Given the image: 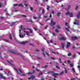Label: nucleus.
<instances>
[{"mask_svg": "<svg viewBox=\"0 0 80 80\" xmlns=\"http://www.w3.org/2000/svg\"><path fill=\"white\" fill-rule=\"evenodd\" d=\"M7 62L9 63V64H11V65H12L14 69L17 72V73H18L20 74V72L21 73H22V69H16V68L14 67V66H15V65L12 64V63H13V61H11V62H10L8 60Z\"/></svg>", "mask_w": 80, "mask_h": 80, "instance_id": "obj_1", "label": "nucleus"}, {"mask_svg": "<svg viewBox=\"0 0 80 80\" xmlns=\"http://www.w3.org/2000/svg\"><path fill=\"white\" fill-rule=\"evenodd\" d=\"M21 30H24V33H26V35H27L28 36L29 35V33L30 32L28 31H26L25 30H26V29L25 28H22V26H21Z\"/></svg>", "mask_w": 80, "mask_h": 80, "instance_id": "obj_2", "label": "nucleus"}, {"mask_svg": "<svg viewBox=\"0 0 80 80\" xmlns=\"http://www.w3.org/2000/svg\"><path fill=\"white\" fill-rule=\"evenodd\" d=\"M45 48H42V52H44L43 53V55L44 57H45V53H46V55H48V57H49L50 56V55L48 54V53H47V52H44V50Z\"/></svg>", "mask_w": 80, "mask_h": 80, "instance_id": "obj_3", "label": "nucleus"}, {"mask_svg": "<svg viewBox=\"0 0 80 80\" xmlns=\"http://www.w3.org/2000/svg\"><path fill=\"white\" fill-rule=\"evenodd\" d=\"M46 80H56V79L55 78H52V77L47 76L46 77Z\"/></svg>", "mask_w": 80, "mask_h": 80, "instance_id": "obj_4", "label": "nucleus"}, {"mask_svg": "<svg viewBox=\"0 0 80 80\" xmlns=\"http://www.w3.org/2000/svg\"><path fill=\"white\" fill-rule=\"evenodd\" d=\"M65 25L66 26H67L68 27V28H65V29L67 31H68V32H69L70 31V30H69V28H70V26H68V23L66 22L65 23Z\"/></svg>", "mask_w": 80, "mask_h": 80, "instance_id": "obj_5", "label": "nucleus"}, {"mask_svg": "<svg viewBox=\"0 0 80 80\" xmlns=\"http://www.w3.org/2000/svg\"><path fill=\"white\" fill-rule=\"evenodd\" d=\"M66 15H69V17H72V16H73V14L72 13V12H71V13H70V12H68L66 13Z\"/></svg>", "mask_w": 80, "mask_h": 80, "instance_id": "obj_6", "label": "nucleus"}, {"mask_svg": "<svg viewBox=\"0 0 80 80\" xmlns=\"http://www.w3.org/2000/svg\"><path fill=\"white\" fill-rule=\"evenodd\" d=\"M74 21L75 22H73L74 25H79V24L78 23V22H79V21H78V20H77V19H75Z\"/></svg>", "mask_w": 80, "mask_h": 80, "instance_id": "obj_7", "label": "nucleus"}, {"mask_svg": "<svg viewBox=\"0 0 80 80\" xmlns=\"http://www.w3.org/2000/svg\"><path fill=\"white\" fill-rule=\"evenodd\" d=\"M19 36L20 38H23L24 37V36L25 35V34H24V35H22V36L21 35H22V34H21V33L20 32H21V30L20 29H19Z\"/></svg>", "mask_w": 80, "mask_h": 80, "instance_id": "obj_8", "label": "nucleus"}, {"mask_svg": "<svg viewBox=\"0 0 80 80\" xmlns=\"http://www.w3.org/2000/svg\"><path fill=\"white\" fill-rule=\"evenodd\" d=\"M59 39L60 40H65L67 39V38L65 37H62V38H59Z\"/></svg>", "mask_w": 80, "mask_h": 80, "instance_id": "obj_9", "label": "nucleus"}, {"mask_svg": "<svg viewBox=\"0 0 80 80\" xmlns=\"http://www.w3.org/2000/svg\"><path fill=\"white\" fill-rule=\"evenodd\" d=\"M50 24L51 25H55L56 24V22H53L52 21V20H51Z\"/></svg>", "mask_w": 80, "mask_h": 80, "instance_id": "obj_10", "label": "nucleus"}, {"mask_svg": "<svg viewBox=\"0 0 80 80\" xmlns=\"http://www.w3.org/2000/svg\"><path fill=\"white\" fill-rule=\"evenodd\" d=\"M0 78L4 79H6V78H5L4 76H3L2 75V74H0Z\"/></svg>", "mask_w": 80, "mask_h": 80, "instance_id": "obj_11", "label": "nucleus"}, {"mask_svg": "<svg viewBox=\"0 0 80 80\" xmlns=\"http://www.w3.org/2000/svg\"><path fill=\"white\" fill-rule=\"evenodd\" d=\"M59 75V74L57 73H55L54 74H53V76L55 77V78H57V76Z\"/></svg>", "mask_w": 80, "mask_h": 80, "instance_id": "obj_12", "label": "nucleus"}, {"mask_svg": "<svg viewBox=\"0 0 80 80\" xmlns=\"http://www.w3.org/2000/svg\"><path fill=\"white\" fill-rule=\"evenodd\" d=\"M77 18H79L80 17V11H79L77 13Z\"/></svg>", "mask_w": 80, "mask_h": 80, "instance_id": "obj_13", "label": "nucleus"}, {"mask_svg": "<svg viewBox=\"0 0 80 80\" xmlns=\"http://www.w3.org/2000/svg\"><path fill=\"white\" fill-rule=\"evenodd\" d=\"M27 42H28V41H22L21 42V43L22 44H26V43H27Z\"/></svg>", "mask_w": 80, "mask_h": 80, "instance_id": "obj_14", "label": "nucleus"}, {"mask_svg": "<svg viewBox=\"0 0 80 80\" xmlns=\"http://www.w3.org/2000/svg\"><path fill=\"white\" fill-rule=\"evenodd\" d=\"M72 40H75L77 39V37H72Z\"/></svg>", "mask_w": 80, "mask_h": 80, "instance_id": "obj_15", "label": "nucleus"}, {"mask_svg": "<svg viewBox=\"0 0 80 80\" xmlns=\"http://www.w3.org/2000/svg\"><path fill=\"white\" fill-rule=\"evenodd\" d=\"M70 43L69 42H68L67 44V48H68V47H70Z\"/></svg>", "mask_w": 80, "mask_h": 80, "instance_id": "obj_16", "label": "nucleus"}, {"mask_svg": "<svg viewBox=\"0 0 80 80\" xmlns=\"http://www.w3.org/2000/svg\"><path fill=\"white\" fill-rule=\"evenodd\" d=\"M11 53H14V54H15L16 55H19V54L18 53H16L14 51H11Z\"/></svg>", "mask_w": 80, "mask_h": 80, "instance_id": "obj_17", "label": "nucleus"}, {"mask_svg": "<svg viewBox=\"0 0 80 80\" xmlns=\"http://www.w3.org/2000/svg\"><path fill=\"white\" fill-rule=\"evenodd\" d=\"M35 73V70H33V72L32 73L31 72H28V75H30L33 74V73Z\"/></svg>", "mask_w": 80, "mask_h": 80, "instance_id": "obj_18", "label": "nucleus"}, {"mask_svg": "<svg viewBox=\"0 0 80 80\" xmlns=\"http://www.w3.org/2000/svg\"><path fill=\"white\" fill-rule=\"evenodd\" d=\"M61 45L62 48H64V43L63 42H62L61 43Z\"/></svg>", "mask_w": 80, "mask_h": 80, "instance_id": "obj_19", "label": "nucleus"}, {"mask_svg": "<svg viewBox=\"0 0 80 80\" xmlns=\"http://www.w3.org/2000/svg\"><path fill=\"white\" fill-rule=\"evenodd\" d=\"M70 5H69L67 9V8H65V10H68V9H70Z\"/></svg>", "mask_w": 80, "mask_h": 80, "instance_id": "obj_20", "label": "nucleus"}, {"mask_svg": "<svg viewBox=\"0 0 80 80\" xmlns=\"http://www.w3.org/2000/svg\"><path fill=\"white\" fill-rule=\"evenodd\" d=\"M64 69L65 70V73H67L68 72V71H67V69H66V68H64Z\"/></svg>", "mask_w": 80, "mask_h": 80, "instance_id": "obj_21", "label": "nucleus"}, {"mask_svg": "<svg viewBox=\"0 0 80 80\" xmlns=\"http://www.w3.org/2000/svg\"><path fill=\"white\" fill-rule=\"evenodd\" d=\"M43 75V72H40L39 74L38 75V77L40 76V75Z\"/></svg>", "mask_w": 80, "mask_h": 80, "instance_id": "obj_22", "label": "nucleus"}, {"mask_svg": "<svg viewBox=\"0 0 80 80\" xmlns=\"http://www.w3.org/2000/svg\"><path fill=\"white\" fill-rule=\"evenodd\" d=\"M63 74V71H62L60 73L59 75H62Z\"/></svg>", "mask_w": 80, "mask_h": 80, "instance_id": "obj_23", "label": "nucleus"}, {"mask_svg": "<svg viewBox=\"0 0 80 80\" xmlns=\"http://www.w3.org/2000/svg\"><path fill=\"white\" fill-rule=\"evenodd\" d=\"M60 12H58L57 14V15L58 17H59L60 16Z\"/></svg>", "mask_w": 80, "mask_h": 80, "instance_id": "obj_24", "label": "nucleus"}, {"mask_svg": "<svg viewBox=\"0 0 80 80\" xmlns=\"http://www.w3.org/2000/svg\"><path fill=\"white\" fill-rule=\"evenodd\" d=\"M50 8V6H47V10H48L49 8Z\"/></svg>", "mask_w": 80, "mask_h": 80, "instance_id": "obj_25", "label": "nucleus"}, {"mask_svg": "<svg viewBox=\"0 0 80 80\" xmlns=\"http://www.w3.org/2000/svg\"><path fill=\"white\" fill-rule=\"evenodd\" d=\"M56 68H58V69H60V67L59 66H58L57 65H56Z\"/></svg>", "mask_w": 80, "mask_h": 80, "instance_id": "obj_26", "label": "nucleus"}, {"mask_svg": "<svg viewBox=\"0 0 80 80\" xmlns=\"http://www.w3.org/2000/svg\"><path fill=\"white\" fill-rule=\"evenodd\" d=\"M22 16L23 17H24V18H27V16L25 15H22Z\"/></svg>", "mask_w": 80, "mask_h": 80, "instance_id": "obj_27", "label": "nucleus"}, {"mask_svg": "<svg viewBox=\"0 0 80 80\" xmlns=\"http://www.w3.org/2000/svg\"><path fill=\"white\" fill-rule=\"evenodd\" d=\"M19 7H23V5L22 4H20L18 5Z\"/></svg>", "mask_w": 80, "mask_h": 80, "instance_id": "obj_28", "label": "nucleus"}, {"mask_svg": "<svg viewBox=\"0 0 80 80\" xmlns=\"http://www.w3.org/2000/svg\"><path fill=\"white\" fill-rule=\"evenodd\" d=\"M44 13H45V11H44V9H43L42 13V14H43Z\"/></svg>", "mask_w": 80, "mask_h": 80, "instance_id": "obj_29", "label": "nucleus"}, {"mask_svg": "<svg viewBox=\"0 0 80 80\" xmlns=\"http://www.w3.org/2000/svg\"><path fill=\"white\" fill-rule=\"evenodd\" d=\"M72 70L74 72H75V69H74V68H72Z\"/></svg>", "mask_w": 80, "mask_h": 80, "instance_id": "obj_30", "label": "nucleus"}, {"mask_svg": "<svg viewBox=\"0 0 80 80\" xmlns=\"http://www.w3.org/2000/svg\"><path fill=\"white\" fill-rule=\"evenodd\" d=\"M57 27L59 29H60V26H59V25H58L57 26Z\"/></svg>", "mask_w": 80, "mask_h": 80, "instance_id": "obj_31", "label": "nucleus"}, {"mask_svg": "<svg viewBox=\"0 0 80 80\" xmlns=\"http://www.w3.org/2000/svg\"><path fill=\"white\" fill-rule=\"evenodd\" d=\"M28 30L30 31V33H32V30H31V29H28Z\"/></svg>", "mask_w": 80, "mask_h": 80, "instance_id": "obj_32", "label": "nucleus"}, {"mask_svg": "<svg viewBox=\"0 0 80 80\" xmlns=\"http://www.w3.org/2000/svg\"><path fill=\"white\" fill-rule=\"evenodd\" d=\"M32 77H33V76H32V77H31L30 78H28V80H30V79H31V78L33 79Z\"/></svg>", "mask_w": 80, "mask_h": 80, "instance_id": "obj_33", "label": "nucleus"}, {"mask_svg": "<svg viewBox=\"0 0 80 80\" xmlns=\"http://www.w3.org/2000/svg\"><path fill=\"white\" fill-rule=\"evenodd\" d=\"M68 56H71L72 55V54L71 53H69L68 54Z\"/></svg>", "mask_w": 80, "mask_h": 80, "instance_id": "obj_34", "label": "nucleus"}, {"mask_svg": "<svg viewBox=\"0 0 80 80\" xmlns=\"http://www.w3.org/2000/svg\"><path fill=\"white\" fill-rule=\"evenodd\" d=\"M70 66H71V67H73V64L72 63H71L70 64Z\"/></svg>", "mask_w": 80, "mask_h": 80, "instance_id": "obj_35", "label": "nucleus"}, {"mask_svg": "<svg viewBox=\"0 0 80 80\" xmlns=\"http://www.w3.org/2000/svg\"><path fill=\"white\" fill-rule=\"evenodd\" d=\"M33 18H34V19H37V17H33Z\"/></svg>", "mask_w": 80, "mask_h": 80, "instance_id": "obj_36", "label": "nucleus"}, {"mask_svg": "<svg viewBox=\"0 0 80 80\" xmlns=\"http://www.w3.org/2000/svg\"><path fill=\"white\" fill-rule=\"evenodd\" d=\"M76 57V54H74L73 55L72 57L74 58H75V57Z\"/></svg>", "mask_w": 80, "mask_h": 80, "instance_id": "obj_37", "label": "nucleus"}, {"mask_svg": "<svg viewBox=\"0 0 80 80\" xmlns=\"http://www.w3.org/2000/svg\"><path fill=\"white\" fill-rule=\"evenodd\" d=\"M53 73V72L49 71L48 72V73Z\"/></svg>", "mask_w": 80, "mask_h": 80, "instance_id": "obj_38", "label": "nucleus"}, {"mask_svg": "<svg viewBox=\"0 0 80 80\" xmlns=\"http://www.w3.org/2000/svg\"><path fill=\"white\" fill-rule=\"evenodd\" d=\"M30 8L31 10V11H32L33 10V8H32V7H30Z\"/></svg>", "mask_w": 80, "mask_h": 80, "instance_id": "obj_39", "label": "nucleus"}, {"mask_svg": "<svg viewBox=\"0 0 80 80\" xmlns=\"http://www.w3.org/2000/svg\"><path fill=\"white\" fill-rule=\"evenodd\" d=\"M10 39H11V40H12V36L11 35V34H10Z\"/></svg>", "mask_w": 80, "mask_h": 80, "instance_id": "obj_40", "label": "nucleus"}, {"mask_svg": "<svg viewBox=\"0 0 80 80\" xmlns=\"http://www.w3.org/2000/svg\"><path fill=\"white\" fill-rule=\"evenodd\" d=\"M31 77H32V79L31 78V79L32 80H33V79L34 78H35V76H32Z\"/></svg>", "mask_w": 80, "mask_h": 80, "instance_id": "obj_41", "label": "nucleus"}, {"mask_svg": "<svg viewBox=\"0 0 80 80\" xmlns=\"http://www.w3.org/2000/svg\"><path fill=\"white\" fill-rule=\"evenodd\" d=\"M14 7H16V6H17V5H18V4H15L13 5Z\"/></svg>", "mask_w": 80, "mask_h": 80, "instance_id": "obj_42", "label": "nucleus"}, {"mask_svg": "<svg viewBox=\"0 0 80 80\" xmlns=\"http://www.w3.org/2000/svg\"><path fill=\"white\" fill-rule=\"evenodd\" d=\"M56 32H59V31H58V29H56Z\"/></svg>", "mask_w": 80, "mask_h": 80, "instance_id": "obj_43", "label": "nucleus"}, {"mask_svg": "<svg viewBox=\"0 0 80 80\" xmlns=\"http://www.w3.org/2000/svg\"><path fill=\"white\" fill-rule=\"evenodd\" d=\"M78 6H77L76 8V10H77V9H78Z\"/></svg>", "mask_w": 80, "mask_h": 80, "instance_id": "obj_44", "label": "nucleus"}, {"mask_svg": "<svg viewBox=\"0 0 80 80\" xmlns=\"http://www.w3.org/2000/svg\"><path fill=\"white\" fill-rule=\"evenodd\" d=\"M52 34L53 35V36H55V33L54 32H52Z\"/></svg>", "mask_w": 80, "mask_h": 80, "instance_id": "obj_45", "label": "nucleus"}, {"mask_svg": "<svg viewBox=\"0 0 80 80\" xmlns=\"http://www.w3.org/2000/svg\"><path fill=\"white\" fill-rule=\"evenodd\" d=\"M51 52H52L53 53H54V54H56V52H53V51H51Z\"/></svg>", "mask_w": 80, "mask_h": 80, "instance_id": "obj_46", "label": "nucleus"}, {"mask_svg": "<svg viewBox=\"0 0 80 80\" xmlns=\"http://www.w3.org/2000/svg\"><path fill=\"white\" fill-rule=\"evenodd\" d=\"M38 60H41L42 59V58H38Z\"/></svg>", "mask_w": 80, "mask_h": 80, "instance_id": "obj_47", "label": "nucleus"}, {"mask_svg": "<svg viewBox=\"0 0 80 80\" xmlns=\"http://www.w3.org/2000/svg\"><path fill=\"white\" fill-rule=\"evenodd\" d=\"M48 28V26H46V27H45V29H47V28Z\"/></svg>", "mask_w": 80, "mask_h": 80, "instance_id": "obj_48", "label": "nucleus"}, {"mask_svg": "<svg viewBox=\"0 0 80 80\" xmlns=\"http://www.w3.org/2000/svg\"><path fill=\"white\" fill-rule=\"evenodd\" d=\"M24 5L26 7H27V6H28V4H24Z\"/></svg>", "mask_w": 80, "mask_h": 80, "instance_id": "obj_49", "label": "nucleus"}, {"mask_svg": "<svg viewBox=\"0 0 80 80\" xmlns=\"http://www.w3.org/2000/svg\"><path fill=\"white\" fill-rule=\"evenodd\" d=\"M3 18V17H0V19H1L2 20Z\"/></svg>", "mask_w": 80, "mask_h": 80, "instance_id": "obj_50", "label": "nucleus"}, {"mask_svg": "<svg viewBox=\"0 0 80 80\" xmlns=\"http://www.w3.org/2000/svg\"><path fill=\"white\" fill-rule=\"evenodd\" d=\"M51 58L52 60H55V58Z\"/></svg>", "mask_w": 80, "mask_h": 80, "instance_id": "obj_51", "label": "nucleus"}, {"mask_svg": "<svg viewBox=\"0 0 80 80\" xmlns=\"http://www.w3.org/2000/svg\"><path fill=\"white\" fill-rule=\"evenodd\" d=\"M30 22H31V23H32V20L31 19H30Z\"/></svg>", "mask_w": 80, "mask_h": 80, "instance_id": "obj_52", "label": "nucleus"}, {"mask_svg": "<svg viewBox=\"0 0 80 80\" xmlns=\"http://www.w3.org/2000/svg\"><path fill=\"white\" fill-rule=\"evenodd\" d=\"M68 63H70V61H68Z\"/></svg>", "mask_w": 80, "mask_h": 80, "instance_id": "obj_53", "label": "nucleus"}, {"mask_svg": "<svg viewBox=\"0 0 80 80\" xmlns=\"http://www.w3.org/2000/svg\"><path fill=\"white\" fill-rule=\"evenodd\" d=\"M52 14H54V13H55V12H54V11H52Z\"/></svg>", "mask_w": 80, "mask_h": 80, "instance_id": "obj_54", "label": "nucleus"}, {"mask_svg": "<svg viewBox=\"0 0 80 80\" xmlns=\"http://www.w3.org/2000/svg\"><path fill=\"white\" fill-rule=\"evenodd\" d=\"M50 43H53V41H52V40H50Z\"/></svg>", "mask_w": 80, "mask_h": 80, "instance_id": "obj_55", "label": "nucleus"}, {"mask_svg": "<svg viewBox=\"0 0 80 80\" xmlns=\"http://www.w3.org/2000/svg\"><path fill=\"white\" fill-rule=\"evenodd\" d=\"M47 16H44V18H47Z\"/></svg>", "mask_w": 80, "mask_h": 80, "instance_id": "obj_56", "label": "nucleus"}, {"mask_svg": "<svg viewBox=\"0 0 80 80\" xmlns=\"http://www.w3.org/2000/svg\"><path fill=\"white\" fill-rule=\"evenodd\" d=\"M36 70H37V71H38V72H39L40 71V70L39 69H37V68H36Z\"/></svg>", "mask_w": 80, "mask_h": 80, "instance_id": "obj_57", "label": "nucleus"}, {"mask_svg": "<svg viewBox=\"0 0 80 80\" xmlns=\"http://www.w3.org/2000/svg\"><path fill=\"white\" fill-rule=\"evenodd\" d=\"M34 30H37V28H34Z\"/></svg>", "mask_w": 80, "mask_h": 80, "instance_id": "obj_58", "label": "nucleus"}, {"mask_svg": "<svg viewBox=\"0 0 80 80\" xmlns=\"http://www.w3.org/2000/svg\"><path fill=\"white\" fill-rule=\"evenodd\" d=\"M40 64H38V67H40Z\"/></svg>", "mask_w": 80, "mask_h": 80, "instance_id": "obj_59", "label": "nucleus"}, {"mask_svg": "<svg viewBox=\"0 0 80 80\" xmlns=\"http://www.w3.org/2000/svg\"><path fill=\"white\" fill-rule=\"evenodd\" d=\"M36 52H39V50L38 49H36Z\"/></svg>", "mask_w": 80, "mask_h": 80, "instance_id": "obj_60", "label": "nucleus"}, {"mask_svg": "<svg viewBox=\"0 0 80 80\" xmlns=\"http://www.w3.org/2000/svg\"><path fill=\"white\" fill-rule=\"evenodd\" d=\"M40 23V24L41 25H43V24H42V23Z\"/></svg>", "mask_w": 80, "mask_h": 80, "instance_id": "obj_61", "label": "nucleus"}, {"mask_svg": "<svg viewBox=\"0 0 80 80\" xmlns=\"http://www.w3.org/2000/svg\"><path fill=\"white\" fill-rule=\"evenodd\" d=\"M52 15L51 14H50V18H51L52 17Z\"/></svg>", "mask_w": 80, "mask_h": 80, "instance_id": "obj_62", "label": "nucleus"}, {"mask_svg": "<svg viewBox=\"0 0 80 80\" xmlns=\"http://www.w3.org/2000/svg\"><path fill=\"white\" fill-rule=\"evenodd\" d=\"M75 79L74 78H73L71 79V80H75Z\"/></svg>", "mask_w": 80, "mask_h": 80, "instance_id": "obj_63", "label": "nucleus"}, {"mask_svg": "<svg viewBox=\"0 0 80 80\" xmlns=\"http://www.w3.org/2000/svg\"><path fill=\"white\" fill-rule=\"evenodd\" d=\"M44 78H41V80H44Z\"/></svg>", "mask_w": 80, "mask_h": 80, "instance_id": "obj_64", "label": "nucleus"}]
</instances>
